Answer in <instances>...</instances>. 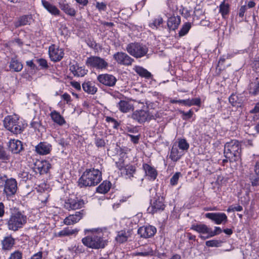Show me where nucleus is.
I'll return each instance as SVG.
<instances>
[{"label":"nucleus","instance_id":"nucleus-1","mask_svg":"<svg viewBox=\"0 0 259 259\" xmlns=\"http://www.w3.org/2000/svg\"><path fill=\"white\" fill-rule=\"evenodd\" d=\"M84 234L87 236L83 238V244L90 248L98 249L103 248L107 245V241L103 237V233L99 229H85Z\"/></svg>","mask_w":259,"mask_h":259},{"label":"nucleus","instance_id":"nucleus-2","mask_svg":"<svg viewBox=\"0 0 259 259\" xmlns=\"http://www.w3.org/2000/svg\"><path fill=\"white\" fill-rule=\"evenodd\" d=\"M102 180V172L98 169H87L78 179L80 188L97 185Z\"/></svg>","mask_w":259,"mask_h":259},{"label":"nucleus","instance_id":"nucleus-3","mask_svg":"<svg viewBox=\"0 0 259 259\" xmlns=\"http://www.w3.org/2000/svg\"><path fill=\"white\" fill-rule=\"evenodd\" d=\"M27 217L24 211L14 208L7 220L6 225L9 230L16 232L22 229L27 223Z\"/></svg>","mask_w":259,"mask_h":259},{"label":"nucleus","instance_id":"nucleus-4","mask_svg":"<svg viewBox=\"0 0 259 259\" xmlns=\"http://www.w3.org/2000/svg\"><path fill=\"white\" fill-rule=\"evenodd\" d=\"M241 145L236 140L226 143L224 146V156L230 162L237 161L241 159Z\"/></svg>","mask_w":259,"mask_h":259},{"label":"nucleus","instance_id":"nucleus-5","mask_svg":"<svg viewBox=\"0 0 259 259\" xmlns=\"http://www.w3.org/2000/svg\"><path fill=\"white\" fill-rule=\"evenodd\" d=\"M3 121L5 127L14 134H20L26 126V124L15 115H8L4 118Z\"/></svg>","mask_w":259,"mask_h":259},{"label":"nucleus","instance_id":"nucleus-6","mask_svg":"<svg viewBox=\"0 0 259 259\" xmlns=\"http://www.w3.org/2000/svg\"><path fill=\"white\" fill-rule=\"evenodd\" d=\"M127 52L136 58H140L145 56L148 53V48L146 46L139 42L129 44L126 49Z\"/></svg>","mask_w":259,"mask_h":259},{"label":"nucleus","instance_id":"nucleus-7","mask_svg":"<svg viewBox=\"0 0 259 259\" xmlns=\"http://www.w3.org/2000/svg\"><path fill=\"white\" fill-rule=\"evenodd\" d=\"M157 117L156 114L150 113L148 110H137L132 114V118L140 123H144L147 121L155 119Z\"/></svg>","mask_w":259,"mask_h":259},{"label":"nucleus","instance_id":"nucleus-8","mask_svg":"<svg viewBox=\"0 0 259 259\" xmlns=\"http://www.w3.org/2000/svg\"><path fill=\"white\" fill-rule=\"evenodd\" d=\"M87 66L99 70L107 69L109 64L103 58L98 56L88 57L85 61Z\"/></svg>","mask_w":259,"mask_h":259},{"label":"nucleus","instance_id":"nucleus-9","mask_svg":"<svg viewBox=\"0 0 259 259\" xmlns=\"http://www.w3.org/2000/svg\"><path fill=\"white\" fill-rule=\"evenodd\" d=\"M165 204L162 198H154L151 200L150 205L148 207V213L154 214L163 211L165 208Z\"/></svg>","mask_w":259,"mask_h":259},{"label":"nucleus","instance_id":"nucleus-10","mask_svg":"<svg viewBox=\"0 0 259 259\" xmlns=\"http://www.w3.org/2000/svg\"><path fill=\"white\" fill-rule=\"evenodd\" d=\"M17 189V182L15 179H7L5 181L4 192L7 197H11L14 195Z\"/></svg>","mask_w":259,"mask_h":259},{"label":"nucleus","instance_id":"nucleus-11","mask_svg":"<svg viewBox=\"0 0 259 259\" xmlns=\"http://www.w3.org/2000/svg\"><path fill=\"white\" fill-rule=\"evenodd\" d=\"M114 59L118 64L124 66H131L134 62V59L126 53L118 52L115 53L113 56Z\"/></svg>","mask_w":259,"mask_h":259},{"label":"nucleus","instance_id":"nucleus-12","mask_svg":"<svg viewBox=\"0 0 259 259\" xmlns=\"http://www.w3.org/2000/svg\"><path fill=\"white\" fill-rule=\"evenodd\" d=\"M49 54L52 61L58 62L63 58L64 53L63 49L59 48L55 45H52L49 48Z\"/></svg>","mask_w":259,"mask_h":259},{"label":"nucleus","instance_id":"nucleus-13","mask_svg":"<svg viewBox=\"0 0 259 259\" xmlns=\"http://www.w3.org/2000/svg\"><path fill=\"white\" fill-rule=\"evenodd\" d=\"M205 216L218 225L226 223L228 221L227 216L223 212H208Z\"/></svg>","mask_w":259,"mask_h":259},{"label":"nucleus","instance_id":"nucleus-14","mask_svg":"<svg viewBox=\"0 0 259 259\" xmlns=\"http://www.w3.org/2000/svg\"><path fill=\"white\" fill-rule=\"evenodd\" d=\"M51 168V164L47 161H38L34 163L33 171L40 175L46 174Z\"/></svg>","mask_w":259,"mask_h":259},{"label":"nucleus","instance_id":"nucleus-15","mask_svg":"<svg viewBox=\"0 0 259 259\" xmlns=\"http://www.w3.org/2000/svg\"><path fill=\"white\" fill-rule=\"evenodd\" d=\"M84 204L82 199L69 198L64 203V207L67 209H76L82 208Z\"/></svg>","mask_w":259,"mask_h":259},{"label":"nucleus","instance_id":"nucleus-16","mask_svg":"<svg viewBox=\"0 0 259 259\" xmlns=\"http://www.w3.org/2000/svg\"><path fill=\"white\" fill-rule=\"evenodd\" d=\"M97 79L100 83L108 87L114 86L117 81L113 75L109 74H100L98 76Z\"/></svg>","mask_w":259,"mask_h":259},{"label":"nucleus","instance_id":"nucleus-17","mask_svg":"<svg viewBox=\"0 0 259 259\" xmlns=\"http://www.w3.org/2000/svg\"><path fill=\"white\" fill-rule=\"evenodd\" d=\"M83 210L76 211L74 214H70L64 220V223L66 225H71L79 222L84 214Z\"/></svg>","mask_w":259,"mask_h":259},{"label":"nucleus","instance_id":"nucleus-18","mask_svg":"<svg viewBox=\"0 0 259 259\" xmlns=\"http://www.w3.org/2000/svg\"><path fill=\"white\" fill-rule=\"evenodd\" d=\"M156 232V229L152 226H146L140 227L138 230V233L145 238H150L154 236Z\"/></svg>","mask_w":259,"mask_h":259},{"label":"nucleus","instance_id":"nucleus-19","mask_svg":"<svg viewBox=\"0 0 259 259\" xmlns=\"http://www.w3.org/2000/svg\"><path fill=\"white\" fill-rule=\"evenodd\" d=\"M8 146L9 151L14 154L19 153L23 149L22 142L18 140H10Z\"/></svg>","mask_w":259,"mask_h":259},{"label":"nucleus","instance_id":"nucleus-20","mask_svg":"<svg viewBox=\"0 0 259 259\" xmlns=\"http://www.w3.org/2000/svg\"><path fill=\"white\" fill-rule=\"evenodd\" d=\"M190 229L199 234H207V236H209V233L212 234L211 229L209 228L207 225L202 223L192 225Z\"/></svg>","mask_w":259,"mask_h":259},{"label":"nucleus","instance_id":"nucleus-21","mask_svg":"<svg viewBox=\"0 0 259 259\" xmlns=\"http://www.w3.org/2000/svg\"><path fill=\"white\" fill-rule=\"evenodd\" d=\"M52 150V145L47 142H40L35 146V151L40 155H47Z\"/></svg>","mask_w":259,"mask_h":259},{"label":"nucleus","instance_id":"nucleus-22","mask_svg":"<svg viewBox=\"0 0 259 259\" xmlns=\"http://www.w3.org/2000/svg\"><path fill=\"white\" fill-rule=\"evenodd\" d=\"M143 168L145 170L146 176L150 180H154L157 176V172L156 169L147 163L143 164Z\"/></svg>","mask_w":259,"mask_h":259},{"label":"nucleus","instance_id":"nucleus-23","mask_svg":"<svg viewBox=\"0 0 259 259\" xmlns=\"http://www.w3.org/2000/svg\"><path fill=\"white\" fill-rule=\"evenodd\" d=\"M69 70L74 76L77 77L83 76L87 74V71L82 67H79L77 63L75 64H70Z\"/></svg>","mask_w":259,"mask_h":259},{"label":"nucleus","instance_id":"nucleus-24","mask_svg":"<svg viewBox=\"0 0 259 259\" xmlns=\"http://www.w3.org/2000/svg\"><path fill=\"white\" fill-rule=\"evenodd\" d=\"M9 64L10 70L11 71L20 72L23 68L21 62L16 57L11 58Z\"/></svg>","mask_w":259,"mask_h":259},{"label":"nucleus","instance_id":"nucleus-25","mask_svg":"<svg viewBox=\"0 0 259 259\" xmlns=\"http://www.w3.org/2000/svg\"><path fill=\"white\" fill-rule=\"evenodd\" d=\"M181 22V17L179 16H172L168 19L167 25L170 30H175L177 29Z\"/></svg>","mask_w":259,"mask_h":259},{"label":"nucleus","instance_id":"nucleus-26","mask_svg":"<svg viewBox=\"0 0 259 259\" xmlns=\"http://www.w3.org/2000/svg\"><path fill=\"white\" fill-rule=\"evenodd\" d=\"M50 116L52 120L57 124L62 126L66 123L64 118L60 114V113L56 111L53 110L50 113Z\"/></svg>","mask_w":259,"mask_h":259},{"label":"nucleus","instance_id":"nucleus-27","mask_svg":"<svg viewBox=\"0 0 259 259\" xmlns=\"http://www.w3.org/2000/svg\"><path fill=\"white\" fill-rule=\"evenodd\" d=\"M184 152L179 151L176 145H173L170 151L169 158L172 161L176 162L181 158Z\"/></svg>","mask_w":259,"mask_h":259},{"label":"nucleus","instance_id":"nucleus-28","mask_svg":"<svg viewBox=\"0 0 259 259\" xmlns=\"http://www.w3.org/2000/svg\"><path fill=\"white\" fill-rule=\"evenodd\" d=\"M41 3L44 7L52 15H59V10L54 5L51 4L49 2L46 0H41Z\"/></svg>","mask_w":259,"mask_h":259},{"label":"nucleus","instance_id":"nucleus-29","mask_svg":"<svg viewBox=\"0 0 259 259\" xmlns=\"http://www.w3.org/2000/svg\"><path fill=\"white\" fill-rule=\"evenodd\" d=\"M131 231L121 230L118 232V234L115 239L119 243H122L126 242L127 239L131 237Z\"/></svg>","mask_w":259,"mask_h":259},{"label":"nucleus","instance_id":"nucleus-30","mask_svg":"<svg viewBox=\"0 0 259 259\" xmlns=\"http://www.w3.org/2000/svg\"><path fill=\"white\" fill-rule=\"evenodd\" d=\"M248 90L251 95L256 96L259 94V77H256L250 82Z\"/></svg>","mask_w":259,"mask_h":259},{"label":"nucleus","instance_id":"nucleus-31","mask_svg":"<svg viewBox=\"0 0 259 259\" xmlns=\"http://www.w3.org/2000/svg\"><path fill=\"white\" fill-rule=\"evenodd\" d=\"M79 231V230L77 228L74 229H71L69 227H66L62 230L59 232L56 236L59 237H62L65 236H69L74 234H76Z\"/></svg>","mask_w":259,"mask_h":259},{"label":"nucleus","instance_id":"nucleus-32","mask_svg":"<svg viewBox=\"0 0 259 259\" xmlns=\"http://www.w3.org/2000/svg\"><path fill=\"white\" fill-rule=\"evenodd\" d=\"M2 244L4 250H10L15 244V239L11 236L6 237L2 241Z\"/></svg>","mask_w":259,"mask_h":259},{"label":"nucleus","instance_id":"nucleus-33","mask_svg":"<svg viewBox=\"0 0 259 259\" xmlns=\"http://www.w3.org/2000/svg\"><path fill=\"white\" fill-rule=\"evenodd\" d=\"M134 70L142 77L149 79L152 76V74L150 72L141 66H135L134 68Z\"/></svg>","mask_w":259,"mask_h":259},{"label":"nucleus","instance_id":"nucleus-34","mask_svg":"<svg viewBox=\"0 0 259 259\" xmlns=\"http://www.w3.org/2000/svg\"><path fill=\"white\" fill-rule=\"evenodd\" d=\"M117 107L119 110L123 113H126L133 109V105H131L128 102L121 100L118 103Z\"/></svg>","mask_w":259,"mask_h":259},{"label":"nucleus","instance_id":"nucleus-35","mask_svg":"<svg viewBox=\"0 0 259 259\" xmlns=\"http://www.w3.org/2000/svg\"><path fill=\"white\" fill-rule=\"evenodd\" d=\"M111 183L109 181H103L96 189L97 192L101 194H105L110 190Z\"/></svg>","mask_w":259,"mask_h":259},{"label":"nucleus","instance_id":"nucleus-36","mask_svg":"<svg viewBox=\"0 0 259 259\" xmlns=\"http://www.w3.org/2000/svg\"><path fill=\"white\" fill-rule=\"evenodd\" d=\"M82 87L84 92L92 95L95 94L97 91V88L90 81L82 83Z\"/></svg>","mask_w":259,"mask_h":259},{"label":"nucleus","instance_id":"nucleus-37","mask_svg":"<svg viewBox=\"0 0 259 259\" xmlns=\"http://www.w3.org/2000/svg\"><path fill=\"white\" fill-rule=\"evenodd\" d=\"M60 8L66 14L73 16L75 15V11L74 9L71 8L69 5L64 2L59 3Z\"/></svg>","mask_w":259,"mask_h":259},{"label":"nucleus","instance_id":"nucleus-38","mask_svg":"<svg viewBox=\"0 0 259 259\" xmlns=\"http://www.w3.org/2000/svg\"><path fill=\"white\" fill-rule=\"evenodd\" d=\"M230 103L235 107H241L242 104V100L237 95L232 94L229 98Z\"/></svg>","mask_w":259,"mask_h":259},{"label":"nucleus","instance_id":"nucleus-39","mask_svg":"<svg viewBox=\"0 0 259 259\" xmlns=\"http://www.w3.org/2000/svg\"><path fill=\"white\" fill-rule=\"evenodd\" d=\"M136 171V169L135 166L133 165H126L123 169L122 172L128 177V178L131 179L134 177V175Z\"/></svg>","mask_w":259,"mask_h":259},{"label":"nucleus","instance_id":"nucleus-40","mask_svg":"<svg viewBox=\"0 0 259 259\" xmlns=\"http://www.w3.org/2000/svg\"><path fill=\"white\" fill-rule=\"evenodd\" d=\"M29 17L26 15L23 16L19 18L18 21L14 22V25L16 28H18L21 26L25 25L28 24Z\"/></svg>","mask_w":259,"mask_h":259},{"label":"nucleus","instance_id":"nucleus-41","mask_svg":"<svg viewBox=\"0 0 259 259\" xmlns=\"http://www.w3.org/2000/svg\"><path fill=\"white\" fill-rule=\"evenodd\" d=\"M229 5L227 3H225L224 1L220 5L219 12L222 14L223 18H225V16L228 14L229 12Z\"/></svg>","mask_w":259,"mask_h":259},{"label":"nucleus","instance_id":"nucleus-42","mask_svg":"<svg viewBox=\"0 0 259 259\" xmlns=\"http://www.w3.org/2000/svg\"><path fill=\"white\" fill-rule=\"evenodd\" d=\"M10 159V155L5 148L0 146V160L4 162H7Z\"/></svg>","mask_w":259,"mask_h":259},{"label":"nucleus","instance_id":"nucleus-43","mask_svg":"<svg viewBox=\"0 0 259 259\" xmlns=\"http://www.w3.org/2000/svg\"><path fill=\"white\" fill-rule=\"evenodd\" d=\"M178 147L184 152V151H187L189 149V144L185 139H180Z\"/></svg>","mask_w":259,"mask_h":259},{"label":"nucleus","instance_id":"nucleus-44","mask_svg":"<svg viewBox=\"0 0 259 259\" xmlns=\"http://www.w3.org/2000/svg\"><path fill=\"white\" fill-rule=\"evenodd\" d=\"M222 232V230L220 227H215L214 231H212L211 230V232L212 233V234L209 233V236H206L200 235L199 237L202 240H205L206 239H208L209 238H210V237H213L217 235H218V234H220Z\"/></svg>","mask_w":259,"mask_h":259},{"label":"nucleus","instance_id":"nucleus-45","mask_svg":"<svg viewBox=\"0 0 259 259\" xmlns=\"http://www.w3.org/2000/svg\"><path fill=\"white\" fill-rule=\"evenodd\" d=\"M191 25L190 23L187 22L185 23L180 29L179 34L180 36H183L185 35L189 31L191 28Z\"/></svg>","mask_w":259,"mask_h":259},{"label":"nucleus","instance_id":"nucleus-46","mask_svg":"<svg viewBox=\"0 0 259 259\" xmlns=\"http://www.w3.org/2000/svg\"><path fill=\"white\" fill-rule=\"evenodd\" d=\"M163 23V19L161 17H158L153 20L152 22L149 24V26L152 28H157Z\"/></svg>","mask_w":259,"mask_h":259},{"label":"nucleus","instance_id":"nucleus-47","mask_svg":"<svg viewBox=\"0 0 259 259\" xmlns=\"http://www.w3.org/2000/svg\"><path fill=\"white\" fill-rule=\"evenodd\" d=\"M180 172H176L170 180V184L171 186H175L178 184L179 178L181 176Z\"/></svg>","mask_w":259,"mask_h":259},{"label":"nucleus","instance_id":"nucleus-48","mask_svg":"<svg viewBox=\"0 0 259 259\" xmlns=\"http://www.w3.org/2000/svg\"><path fill=\"white\" fill-rule=\"evenodd\" d=\"M9 259H22V253L20 251L16 250L11 254Z\"/></svg>","mask_w":259,"mask_h":259},{"label":"nucleus","instance_id":"nucleus-49","mask_svg":"<svg viewBox=\"0 0 259 259\" xmlns=\"http://www.w3.org/2000/svg\"><path fill=\"white\" fill-rule=\"evenodd\" d=\"M95 144L98 148H102L105 146L104 140L99 137H96L95 139Z\"/></svg>","mask_w":259,"mask_h":259},{"label":"nucleus","instance_id":"nucleus-50","mask_svg":"<svg viewBox=\"0 0 259 259\" xmlns=\"http://www.w3.org/2000/svg\"><path fill=\"white\" fill-rule=\"evenodd\" d=\"M36 61L42 69H47L49 67L48 62L46 59L40 58L37 59Z\"/></svg>","mask_w":259,"mask_h":259},{"label":"nucleus","instance_id":"nucleus-51","mask_svg":"<svg viewBox=\"0 0 259 259\" xmlns=\"http://www.w3.org/2000/svg\"><path fill=\"white\" fill-rule=\"evenodd\" d=\"M18 176L19 178H21L23 181H26L30 178L31 175H29V172L27 171H22L19 173Z\"/></svg>","mask_w":259,"mask_h":259},{"label":"nucleus","instance_id":"nucleus-52","mask_svg":"<svg viewBox=\"0 0 259 259\" xmlns=\"http://www.w3.org/2000/svg\"><path fill=\"white\" fill-rule=\"evenodd\" d=\"M220 244V242L216 240H211L207 241L205 244L208 247H218Z\"/></svg>","mask_w":259,"mask_h":259},{"label":"nucleus","instance_id":"nucleus-53","mask_svg":"<svg viewBox=\"0 0 259 259\" xmlns=\"http://www.w3.org/2000/svg\"><path fill=\"white\" fill-rule=\"evenodd\" d=\"M153 253V251L151 248H148L146 251L139 252L137 253V255L140 256H148V255H152Z\"/></svg>","mask_w":259,"mask_h":259},{"label":"nucleus","instance_id":"nucleus-54","mask_svg":"<svg viewBox=\"0 0 259 259\" xmlns=\"http://www.w3.org/2000/svg\"><path fill=\"white\" fill-rule=\"evenodd\" d=\"M250 180L251 184L253 186H256L258 185L259 178L258 176H252L250 177Z\"/></svg>","mask_w":259,"mask_h":259},{"label":"nucleus","instance_id":"nucleus-55","mask_svg":"<svg viewBox=\"0 0 259 259\" xmlns=\"http://www.w3.org/2000/svg\"><path fill=\"white\" fill-rule=\"evenodd\" d=\"M116 165L119 170L123 169L124 167V161L123 158H119L118 161L116 162Z\"/></svg>","mask_w":259,"mask_h":259},{"label":"nucleus","instance_id":"nucleus-56","mask_svg":"<svg viewBox=\"0 0 259 259\" xmlns=\"http://www.w3.org/2000/svg\"><path fill=\"white\" fill-rule=\"evenodd\" d=\"M201 104V100L199 98H196L190 99V106L192 105L200 106Z\"/></svg>","mask_w":259,"mask_h":259},{"label":"nucleus","instance_id":"nucleus-57","mask_svg":"<svg viewBox=\"0 0 259 259\" xmlns=\"http://www.w3.org/2000/svg\"><path fill=\"white\" fill-rule=\"evenodd\" d=\"M96 8L99 11H105L106 10V5L103 2H97L96 4Z\"/></svg>","mask_w":259,"mask_h":259},{"label":"nucleus","instance_id":"nucleus-58","mask_svg":"<svg viewBox=\"0 0 259 259\" xmlns=\"http://www.w3.org/2000/svg\"><path fill=\"white\" fill-rule=\"evenodd\" d=\"M128 136L130 137L131 140L133 143H138L140 139L139 136H134L133 135L128 134Z\"/></svg>","mask_w":259,"mask_h":259},{"label":"nucleus","instance_id":"nucleus-59","mask_svg":"<svg viewBox=\"0 0 259 259\" xmlns=\"http://www.w3.org/2000/svg\"><path fill=\"white\" fill-rule=\"evenodd\" d=\"M179 112L183 116H186L188 118H190L193 115V111L190 110L188 112H185L184 111L180 110Z\"/></svg>","mask_w":259,"mask_h":259},{"label":"nucleus","instance_id":"nucleus-60","mask_svg":"<svg viewBox=\"0 0 259 259\" xmlns=\"http://www.w3.org/2000/svg\"><path fill=\"white\" fill-rule=\"evenodd\" d=\"M247 10V6L245 5L242 6L240 9H239V16L240 17H243L244 15L245 12Z\"/></svg>","mask_w":259,"mask_h":259},{"label":"nucleus","instance_id":"nucleus-61","mask_svg":"<svg viewBox=\"0 0 259 259\" xmlns=\"http://www.w3.org/2000/svg\"><path fill=\"white\" fill-rule=\"evenodd\" d=\"M70 84L77 90H81L80 83L77 81H72L70 82Z\"/></svg>","mask_w":259,"mask_h":259},{"label":"nucleus","instance_id":"nucleus-62","mask_svg":"<svg viewBox=\"0 0 259 259\" xmlns=\"http://www.w3.org/2000/svg\"><path fill=\"white\" fill-rule=\"evenodd\" d=\"M31 126L33 128L39 130V128L41 126V124L39 122L33 121L31 122Z\"/></svg>","mask_w":259,"mask_h":259},{"label":"nucleus","instance_id":"nucleus-63","mask_svg":"<svg viewBox=\"0 0 259 259\" xmlns=\"http://www.w3.org/2000/svg\"><path fill=\"white\" fill-rule=\"evenodd\" d=\"M42 252L41 251H39L33 254L30 259H42Z\"/></svg>","mask_w":259,"mask_h":259},{"label":"nucleus","instance_id":"nucleus-64","mask_svg":"<svg viewBox=\"0 0 259 259\" xmlns=\"http://www.w3.org/2000/svg\"><path fill=\"white\" fill-rule=\"evenodd\" d=\"M62 98L66 101L67 103L68 104L71 101V97L67 93H64L62 95Z\"/></svg>","mask_w":259,"mask_h":259}]
</instances>
